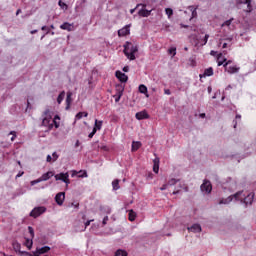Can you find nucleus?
Returning a JSON list of instances; mask_svg holds the SVG:
<instances>
[{
    "label": "nucleus",
    "instance_id": "nucleus-5",
    "mask_svg": "<svg viewBox=\"0 0 256 256\" xmlns=\"http://www.w3.org/2000/svg\"><path fill=\"white\" fill-rule=\"evenodd\" d=\"M200 190L204 195H209L211 194V191H213V185L211 184V181L205 179L203 180V183L200 186Z\"/></svg>",
    "mask_w": 256,
    "mask_h": 256
},
{
    "label": "nucleus",
    "instance_id": "nucleus-22",
    "mask_svg": "<svg viewBox=\"0 0 256 256\" xmlns=\"http://www.w3.org/2000/svg\"><path fill=\"white\" fill-rule=\"evenodd\" d=\"M213 75V67H209L204 70L203 74H200V79H203V77H212Z\"/></svg>",
    "mask_w": 256,
    "mask_h": 256
},
{
    "label": "nucleus",
    "instance_id": "nucleus-51",
    "mask_svg": "<svg viewBox=\"0 0 256 256\" xmlns=\"http://www.w3.org/2000/svg\"><path fill=\"white\" fill-rule=\"evenodd\" d=\"M46 161H47V163H51V161H53V157H51V155H47V157H46Z\"/></svg>",
    "mask_w": 256,
    "mask_h": 256
},
{
    "label": "nucleus",
    "instance_id": "nucleus-17",
    "mask_svg": "<svg viewBox=\"0 0 256 256\" xmlns=\"http://www.w3.org/2000/svg\"><path fill=\"white\" fill-rule=\"evenodd\" d=\"M190 233H201L202 228L201 224H193L192 226L187 228Z\"/></svg>",
    "mask_w": 256,
    "mask_h": 256
},
{
    "label": "nucleus",
    "instance_id": "nucleus-49",
    "mask_svg": "<svg viewBox=\"0 0 256 256\" xmlns=\"http://www.w3.org/2000/svg\"><path fill=\"white\" fill-rule=\"evenodd\" d=\"M63 183H65L66 187H69V185L71 184V180H69V177H67Z\"/></svg>",
    "mask_w": 256,
    "mask_h": 256
},
{
    "label": "nucleus",
    "instance_id": "nucleus-36",
    "mask_svg": "<svg viewBox=\"0 0 256 256\" xmlns=\"http://www.w3.org/2000/svg\"><path fill=\"white\" fill-rule=\"evenodd\" d=\"M177 183H179V180L178 179H175V178H172V179H170L169 181H168V185L170 186V187H173V185H177Z\"/></svg>",
    "mask_w": 256,
    "mask_h": 256
},
{
    "label": "nucleus",
    "instance_id": "nucleus-52",
    "mask_svg": "<svg viewBox=\"0 0 256 256\" xmlns=\"http://www.w3.org/2000/svg\"><path fill=\"white\" fill-rule=\"evenodd\" d=\"M136 7H142V9H147V4H143V3L137 4Z\"/></svg>",
    "mask_w": 256,
    "mask_h": 256
},
{
    "label": "nucleus",
    "instance_id": "nucleus-56",
    "mask_svg": "<svg viewBox=\"0 0 256 256\" xmlns=\"http://www.w3.org/2000/svg\"><path fill=\"white\" fill-rule=\"evenodd\" d=\"M106 213H107V215H111V208L110 207H106Z\"/></svg>",
    "mask_w": 256,
    "mask_h": 256
},
{
    "label": "nucleus",
    "instance_id": "nucleus-6",
    "mask_svg": "<svg viewBox=\"0 0 256 256\" xmlns=\"http://www.w3.org/2000/svg\"><path fill=\"white\" fill-rule=\"evenodd\" d=\"M47 211V208L44 206H38L35 207L29 214L30 217H33L34 219H37V217H40V215H43Z\"/></svg>",
    "mask_w": 256,
    "mask_h": 256
},
{
    "label": "nucleus",
    "instance_id": "nucleus-61",
    "mask_svg": "<svg viewBox=\"0 0 256 256\" xmlns=\"http://www.w3.org/2000/svg\"><path fill=\"white\" fill-rule=\"evenodd\" d=\"M234 129H237V120H233Z\"/></svg>",
    "mask_w": 256,
    "mask_h": 256
},
{
    "label": "nucleus",
    "instance_id": "nucleus-53",
    "mask_svg": "<svg viewBox=\"0 0 256 256\" xmlns=\"http://www.w3.org/2000/svg\"><path fill=\"white\" fill-rule=\"evenodd\" d=\"M167 187H169L168 184H164L161 188L160 191H165L167 189Z\"/></svg>",
    "mask_w": 256,
    "mask_h": 256
},
{
    "label": "nucleus",
    "instance_id": "nucleus-30",
    "mask_svg": "<svg viewBox=\"0 0 256 256\" xmlns=\"http://www.w3.org/2000/svg\"><path fill=\"white\" fill-rule=\"evenodd\" d=\"M141 147V142H132V151H137Z\"/></svg>",
    "mask_w": 256,
    "mask_h": 256
},
{
    "label": "nucleus",
    "instance_id": "nucleus-64",
    "mask_svg": "<svg viewBox=\"0 0 256 256\" xmlns=\"http://www.w3.org/2000/svg\"><path fill=\"white\" fill-rule=\"evenodd\" d=\"M236 119L241 120V115L237 114V115H236Z\"/></svg>",
    "mask_w": 256,
    "mask_h": 256
},
{
    "label": "nucleus",
    "instance_id": "nucleus-55",
    "mask_svg": "<svg viewBox=\"0 0 256 256\" xmlns=\"http://www.w3.org/2000/svg\"><path fill=\"white\" fill-rule=\"evenodd\" d=\"M164 93H165V95H171V90L165 89V90H164Z\"/></svg>",
    "mask_w": 256,
    "mask_h": 256
},
{
    "label": "nucleus",
    "instance_id": "nucleus-12",
    "mask_svg": "<svg viewBox=\"0 0 256 256\" xmlns=\"http://www.w3.org/2000/svg\"><path fill=\"white\" fill-rule=\"evenodd\" d=\"M115 75L121 83H127V81H129V77L121 71H116Z\"/></svg>",
    "mask_w": 256,
    "mask_h": 256
},
{
    "label": "nucleus",
    "instance_id": "nucleus-28",
    "mask_svg": "<svg viewBox=\"0 0 256 256\" xmlns=\"http://www.w3.org/2000/svg\"><path fill=\"white\" fill-rule=\"evenodd\" d=\"M63 99H65V91H62L58 97H57V103L58 105H61L63 103Z\"/></svg>",
    "mask_w": 256,
    "mask_h": 256
},
{
    "label": "nucleus",
    "instance_id": "nucleus-21",
    "mask_svg": "<svg viewBox=\"0 0 256 256\" xmlns=\"http://www.w3.org/2000/svg\"><path fill=\"white\" fill-rule=\"evenodd\" d=\"M136 119H138V121L149 119V114L146 111L137 112Z\"/></svg>",
    "mask_w": 256,
    "mask_h": 256
},
{
    "label": "nucleus",
    "instance_id": "nucleus-43",
    "mask_svg": "<svg viewBox=\"0 0 256 256\" xmlns=\"http://www.w3.org/2000/svg\"><path fill=\"white\" fill-rule=\"evenodd\" d=\"M207 41H209V34H206L204 38L202 39V45H207Z\"/></svg>",
    "mask_w": 256,
    "mask_h": 256
},
{
    "label": "nucleus",
    "instance_id": "nucleus-54",
    "mask_svg": "<svg viewBox=\"0 0 256 256\" xmlns=\"http://www.w3.org/2000/svg\"><path fill=\"white\" fill-rule=\"evenodd\" d=\"M93 220H88V221H86L85 222V227H89L90 225H91V222H92Z\"/></svg>",
    "mask_w": 256,
    "mask_h": 256
},
{
    "label": "nucleus",
    "instance_id": "nucleus-3",
    "mask_svg": "<svg viewBox=\"0 0 256 256\" xmlns=\"http://www.w3.org/2000/svg\"><path fill=\"white\" fill-rule=\"evenodd\" d=\"M222 189H224V191H230V193H233V191L237 189V182L231 178H228L222 183Z\"/></svg>",
    "mask_w": 256,
    "mask_h": 256
},
{
    "label": "nucleus",
    "instance_id": "nucleus-46",
    "mask_svg": "<svg viewBox=\"0 0 256 256\" xmlns=\"http://www.w3.org/2000/svg\"><path fill=\"white\" fill-rule=\"evenodd\" d=\"M57 159H59V155L57 154V152H53L52 154V161H57Z\"/></svg>",
    "mask_w": 256,
    "mask_h": 256
},
{
    "label": "nucleus",
    "instance_id": "nucleus-24",
    "mask_svg": "<svg viewBox=\"0 0 256 256\" xmlns=\"http://www.w3.org/2000/svg\"><path fill=\"white\" fill-rule=\"evenodd\" d=\"M103 127V121L102 120H95V124H94V129H96V131H101V128Z\"/></svg>",
    "mask_w": 256,
    "mask_h": 256
},
{
    "label": "nucleus",
    "instance_id": "nucleus-18",
    "mask_svg": "<svg viewBox=\"0 0 256 256\" xmlns=\"http://www.w3.org/2000/svg\"><path fill=\"white\" fill-rule=\"evenodd\" d=\"M67 177H69V173L68 172H66V173L61 172L59 174H54V178H55L56 181L64 182L65 179H67Z\"/></svg>",
    "mask_w": 256,
    "mask_h": 256
},
{
    "label": "nucleus",
    "instance_id": "nucleus-15",
    "mask_svg": "<svg viewBox=\"0 0 256 256\" xmlns=\"http://www.w3.org/2000/svg\"><path fill=\"white\" fill-rule=\"evenodd\" d=\"M51 122H52L51 118L45 117L42 120V126L47 127L48 131H51V129H53V123H51Z\"/></svg>",
    "mask_w": 256,
    "mask_h": 256
},
{
    "label": "nucleus",
    "instance_id": "nucleus-27",
    "mask_svg": "<svg viewBox=\"0 0 256 256\" xmlns=\"http://www.w3.org/2000/svg\"><path fill=\"white\" fill-rule=\"evenodd\" d=\"M119 182H120L119 179H115V180L112 182L113 191H118V189L121 188V186H119Z\"/></svg>",
    "mask_w": 256,
    "mask_h": 256
},
{
    "label": "nucleus",
    "instance_id": "nucleus-62",
    "mask_svg": "<svg viewBox=\"0 0 256 256\" xmlns=\"http://www.w3.org/2000/svg\"><path fill=\"white\" fill-rule=\"evenodd\" d=\"M79 145H81V142H79V140H77L75 143V147H79Z\"/></svg>",
    "mask_w": 256,
    "mask_h": 256
},
{
    "label": "nucleus",
    "instance_id": "nucleus-63",
    "mask_svg": "<svg viewBox=\"0 0 256 256\" xmlns=\"http://www.w3.org/2000/svg\"><path fill=\"white\" fill-rule=\"evenodd\" d=\"M222 48L227 49V43H223Z\"/></svg>",
    "mask_w": 256,
    "mask_h": 256
},
{
    "label": "nucleus",
    "instance_id": "nucleus-39",
    "mask_svg": "<svg viewBox=\"0 0 256 256\" xmlns=\"http://www.w3.org/2000/svg\"><path fill=\"white\" fill-rule=\"evenodd\" d=\"M24 245H26L27 248L31 250V248L33 247V240L26 239Z\"/></svg>",
    "mask_w": 256,
    "mask_h": 256
},
{
    "label": "nucleus",
    "instance_id": "nucleus-38",
    "mask_svg": "<svg viewBox=\"0 0 256 256\" xmlns=\"http://www.w3.org/2000/svg\"><path fill=\"white\" fill-rule=\"evenodd\" d=\"M57 119H60L58 115H56V116L54 117V119L52 120L51 123H52V125H54V127H55L56 129H59V123H57Z\"/></svg>",
    "mask_w": 256,
    "mask_h": 256
},
{
    "label": "nucleus",
    "instance_id": "nucleus-35",
    "mask_svg": "<svg viewBox=\"0 0 256 256\" xmlns=\"http://www.w3.org/2000/svg\"><path fill=\"white\" fill-rule=\"evenodd\" d=\"M190 11L192 12V17L191 19L197 17V8L193 7V6H189Z\"/></svg>",
    "mask_w": 256,
    "mask_h": 256
},
{
    "label": "nucleus",
    "instance_id": "nucleus-32",
    "mask_svg": "<svg viewBox=\"0 0 256 256\" xmlns=\"http://www.w3.org/2000/svg\"><path fill=\"white\" fill-rule=\"evenodd\" d=\"M135 217H137V213L135 211L130 210L129 211V221H135Z\"/></svg>",
    "mask_w": 256,
    "mask_h": 256
},
{
    "label": "nucleus",
    "instance_id": "nucleus-29",
    "mask_svg": "<svg viewBox=\"0 0 256 256\" xmlns=\"http://www.w3.org/2000/svg\"><path fill=\"white\" fill-rule=\"evenodd\" d=\"M82 173V174H81ZM75 175H78V177H87V172H77V171H73L72 172V177H75Z\"/></svg>",
    "mask_w": 256,
    "mask_h": 256
},
{
    "label": "nucleus",
    "instance_id": "nucleus-44",
    "mask_svg": "<svg viewBox=\"0 0 256 256\" xmlns=\"http://www.w3.org/2000/svg\"><path fill=\"white\" fill-rule=\"evenodd\" d=\"M95 133H97V128H93L92 132L88 135L89 139H93Z\"/></svg>",
    "mask_w": 256,
    "mask_h": 256
},
{
    "label": "nucleus",
    "instance_id": "nucleus-13",
    "mask_svg": "<svg viewBox=\"0 0 256 256\" xmlns=\"http://www.w3.org/2000/svg\"><path fill=\"white\" fill-rule=\"evenodd\" d=\"M64 201H65V192L57 193L55 196V202L57 203V205L59 206L63 205Z\"/></svg>",
    "mask_w": 256,
    "mask_h": 256
},
{
    "label": "nucleus",
    "instance_id": "nucleus-8",
    "mask_svg": "<svg viewBox=\"0 0 256 256\" xmlns=\"http://www.w3.org/2000/svg\"><path fill=\"white\" fill-rule=\"evenodd\" d=\"M116 95H114L115 103H119L121 101V97H123V91H125V86L118 84L116 86Z\"/></svg>",
    "mask_w": 256,
    "mask_h": 256
},
{
    "label": "nucleus",
    "instance_id": "nucleus-33",
    "mask_svg": "<svg viewBox=\"0 0 256 256\" xmlns=\"http://www.w3.org/2000/svg\"><path fill=\"white\" fill-rule=\"evenodd\" d=\"M169 55H172V57H175L177 55V48L176 47H171L168 49Z\"/></svg>",
    "mask_w": 256,
    "mask_h": 256
},
{
    "label": "nucleus",
    "instance_id": "nucleus-47",
    "mask_svg": "<svg viewBox=\"0 0 256 256\" xmlns=\"http://www.w3.org/2000/svg\"><path fill=\"white\" fill-rule=\"evenodd\" d=\"M58 5H59V7H61L62 9L65 7L66 9H67V4H65L63 1H59L58 2Z\"/></svg>",
    "mask_w": 256,
    "mask_h": 256
},
{
    "label": "nucleus",
    "instance_id": "nucleus-23",
    "mask_svg": "<svg viewBox=\"0 0 256 256\" xmlns=\"http://www.w3.org/2000/svg\"><path fill=\"white\" fill-rule=\"evenodd\" d=\"M60 29H63V31H73L74 27L73 24H70L69 22H64L62 25H60Z\"/></svg>",
    "mask_w": 256,
    "mask_h": 256
},
{
    "label": "nucleus",
    "instance_id": "nucleus-11",
    "mask_svg": "<svg viewBox=\"0 0 256 256\" xmlns=\"http://www.w3.org/2000/svg\"><path fill=\"white\" fill-rule=\"evenodd\" d=\"M224 68H225V71H227V73H229L230 75L239 73V69H240L237 66H228V63H224Z\"/></svg>",
    "mask_w": 256,
    "mask_h": 256
},
{
    "label": "nucleus",
    "instance_id": "nucleus-45",
    "mask_svg": "<svg viewBox=\"0 0 256 256\" xmlns=\"http://www.w3.org/2000/svg\"><path fill=\"white\" fill-rule=\"evenodd\" d=\"M37 183H41V179H40V178L31 181V182H30V185L33 187V186L37 185Z\"/></svg>",
    "mask_w": 256,
    "mask_h": 256
},
{
    "label": "nucleus",
    "instance_id": "nucleus-1",
    "mask_svg": "<svg viewBox=\"0 0 256 256\" xmlns=\"http://www.w3.org/2000/svg\"><path fill=\"white\" fill-rule=\"evenodd\" d=\"M139 51L137 45H134L131 42H126L124 44V55L127 56V59L130 61H135V53Z\"/></svg>",
    "mask_w": 256,
    "mask_h": 256
},
{
    "label": "nucleus",
    "instance_id": "nucleus-25",
    "mask_svg": "<svg viewBox=\"0 0 256 256\" xmlns=\"http://www.w3.org/2000/svg\"><path fill=\"white\" fill-rule=\"evenodd\" d=\"M138 89L140 93H142L143 95H146V97H149V94H147V86H145L144 84H141Z\"/></svg>",
    "mask_w": 256,
    "mask_h": 256
},
{
    "label": "nucleus",
    "instance_id": "nucleus-31",
    "mask_svg": "<svg viewBox=\"0 0 256 256\" xmlns=\"http://www.w3.org/2000/svg\"><path fill=\"white\" fill-rule=\"evenodd\" d=\"M127 251L119 249L115 252V256H127Z\"/></svg>",
    "mask_w": 256,
    "mask_h": 256
},
{
    "label": "nucleus",
    "instance_id": "nucleus-10",
    "mask_svg": "<svg viewBox=\"0 0 256 256\" xmlns=\"http://www.w3.org/2000/svg\"><path fill=\"white\" fill-rule=\"evenodd\" d=\"M49 251H51V247L49 246L36 248V251L34 252V256L45 255V253H49Z\"/></svg>",
    "mask_w": 256,
    "mask_h": 256
},
{
    "label": "nucleus",
    "instance_id": "nucleus-59",
    "mask_svg": "<svg viewBox=\"0 0 256 256\" xmlns=\"http://www.w3.org/2000/svg\"><path fill=\"white\" fill-rule=\"evenodd\" d=\"M199 117H200L201 119H205L206 114H205V113H201V114L199 115Z\"/></svg>",
    "mask_w": 256,
    "mask_h": 256
},
{
    "label": "nucleus",
    "instance_id": "nucleus-60",
    "mask_svg": "<svg viewBox=\"0 0 256 256\" xmlns=\"http://www.w3.org/2000/svg\"><path fill=\"white\" fill-rule=\"evenodd\" d=\"M224 63H225V61H219V62H218V67H221V65L224 66V65H225Z\"/></svg>",
    "mask_w": 256,
    "mask_h": 256
},
{
    "label": "nucleus",
    "instance_id": "nucleus-9",
    "mask_svg": "<svg viewBox=\"0 0 256 256\" xmlns=\"http://www.w3.org/2000/svg\"><path fill=\"white\" fill-rule=\"evenodd\" d=\"M12 246H13L14 251L16 253H18L19 255H21V256H23V255H25V256H33V255H31V253H29L27 251H21V244L19 242H17V241L13 242Z\"/></svg>",
    "mask_w": 256,
    "mask_h": 256
},
{
    "label": "nucleus",
    "instance_id": "nucleus-42",
    "mask_svg": "<svg viewBox=\"0 0 256 256\" xmlns=\"http://www.w3.org/2000/svg\"><path fill=\"white\" fill-rule=\"evenodd\" d=\"M9 135H12L11 141H15V139H17V132H15V131H10Z\"/></svg>",
    "mask_w": 256,
    "mask_h": 256
},
{
    "label": "nucleus",
    "instance_id": "nucleus-41",
    "mask_svg": "<svg viewBox=\"0 0 256 256\" xmlns=\"http://www.w3.org/2000/svg\"><path fill=\"white\" fill-rule=\"evenodd\" d=\"M28 231L30 233L31 239H33L35 237V230L33 229V227L28 226Z\"/></svg>",
    "mask_w": 256,
    "mask_h": 256
},
{
    "label": "nucleus",
    "instance_id": "nucleus-2",
    "mask_svg": "<svg viewBox=\"0 0 256 256\" xmlns=\"http://www.w3.org/2000/svg\"><path fill=\"white\" fill-rule=\"evenodd\" d=\"M241 195H243V191H238L233 195L228 196L227 198H222L219 201V205H229L235 199L236 201H239L241 198Z\"/></svg>",
    "mask_w": 256,
    "mask_h": 256
},
{
    "label": "nucleus",
    "instance_id": "nucleus-58",
    "mask_svg": "<svg viewBox=\"0 0 256 256\" xmlns=\"http://www.w3.org/2000/svg\"><path fill=\"white\" fill-rule=\"evenodd\" d=\"M123 71H124V73H128V71H129V66H125V67L123 68Z\"/></svg>",
    "mask_w": 256,
    "mask_h": 256
},
{
    "label": "nucleus",
    "instance_id": "nucleus-19",
    "mask_svg": "<svg viewBox=\"0 0 256 256\" xmlns=\"http://www.w3.org/2000/svg\"><path fill=\"white\" fill-rule=\"evenodd\" d=\"M221 27H227L229 31H233L235 29V25H233V18L226 20Z\"/></svg>",
    "mask_w": 256,
    "mask_h": 256
},
{
    "label": "nucleus",
    "instance_id": "nucleus-57",
    "mask_svg": "<svg viewBox=\"0 0 256 256\" xmlns=\"http://www.w3.org/2000/svg\"><path fill=\"white\" fill-rule=\"evenodd\" d=\"M23 174H24V172H19V173L16 175V179H19V177H23Z\"/></svg>",
    "mask_w": 256,
    "mask_h": 256
},
{
    "label": "nucleus",
    "instance_id": "nucleus-37",
    "mask_svg": "<svg viewBox=\"0 0 256 256\" xmlns=\"http://www.w3.org/2000/svg\"><path fill=\"white\" fill-rule=\"evenodd\" d=\"M89 115L87 112H79L76 114V119H83V117H87Z\"/></svg>",
    "mask_w": 256,
    "mask_h": 256
},
{
    "label": "nucleus",
    "instance_id": "nucleus-40",
    "mask_svg": "<svg viewBox=\"0 0 256 256\" xmlns=\"http://www.w3.org/2000/svg\"><path fill=\"white\" fill-rule=\"evenodd\" d=\"M165 13L168 16V19H171V16L173 15V9L171 8H166Z\"/></svg>",
    "mask_w": 256,
    "mask_h": 256
},
{
    "label": "nucleus",
    "instance_id": "nucleus-34",
    "mask_svg": "<svg viewBox=\"0 0 256 256\" xmlns=\"http://www.w3.org/2000/svg\"><path fill=\"white\" fill-rule=\"evenodd\" d=\"M71 92H68L67 93V97H66V103H67V106H66V109H69L70 105H71Z\"/></svg>",
    "mask_w": 256,
    "mask_h": 256
},
{
    "label": "nucleus",
    "instance_id": "nucleus-48",
    "mask_svg": "<svg viewBox=\"0 0 256 256\" xmlns=\"http://www.w3.org/2000/svg\"><path fill=\"white\" fill-rule=\"evenodd\" d=\"M107 221H109V216H105V217L103 218L102 225H103V226L107 225Z\"/></svg>",
    "mask_w": 256,
    "mask_h": 256
},
{
    "label": "nucleus",
    "instance_id": "nucleus-14",
    "mask_svg": "<svg viewBox=\"0 0 256 256\" xmlns=\"http://www.w3.org/2000/svg\"><path fill=\"white\" fill-rule=\"evenodd\" d=\"M51 177H55L54 171H48V172L42 174L39 179H40V182H43V181H49V179H51Z\"/></svg>",
    "mask_w": 256,
    "mask_h": 256
},
{
    "label": "nucleus",
    "instance_id": "nucleus-7",
    "mask_svg": "<svg viewBox=\"0 0 256 256\" xmlns=\"http://www.w3.org/2000/svg\"><path fill=\"white\" fill-rule=\"evenodd\" d=\"M251 0H237L238 5H242L246 13H251L253 11V6L251 5Z\"/></svg>",
    "mask_w": 256,
    "mask_h": 256
},
{
    "label": "nucleus",
    "instance_id": "nucleus-20",
    "mask_svg": "<svg viewBox=\"0 0 256 256\" xmlns=\"http://www.w3.org/2000/svg\"><path fill=\"white\" fill-rule=\"evenodd\" d=\"M152 11L153 10H147V8H142L138 11V15L139 17H150Z\"/></svg>",
    "mask_w": 256,
    "mask_h": 256
},
{
    "label": "nucleus",
    "instance_id": "nucleus-50",
    "mask_svg": "<svg viewBox=\"0 0 256 256\" xmlns=\"http://www.w3.org/2000/svg\"><path fill=\"white\" fill-rule=\"evenodd\" d=\"M41 30L46 31V33H49V31H51V29L47 26H42Z\"/></svg>",
    "mask_w": 256,
    "mask_h": 256
},
{
    "label": "nucleus",
    "instance_id": "nucleus-16",
    "mask_svg": "<svg viewBox=\"0 0 256 256\" xmlns=\"http://www.w3.org/2000/svg\"><path fill=\"white\" fill-rule=\"evenodd\" d=\"M129 28H130V26L126 25L123 28H121L120 30H118V36L125 37L126 35H129V33L131 31Z\"/></svg>",
    "mask_w": 256,
    "mask_h": 256
},
{
    "label": "nucleus",
    "instance_id": "nucleus-26",
    "mask_svg": "<svg viewBox=\"0 0 256 256\" xmlns=\"http://www.w3.org/2000/svg\"><path fill=\"white\" fill-rule=\"evenodd\" d=\"M153 163H154V166H153L154 173H159V158L154 159Z\"/></svg>",
    "mask_w": 256,
    "mask_h": 256
},
{
    "label": "nucleus",
    "instance_id": "nucleus-4",
    "mask_svg": "<svg viewBox=\"0 0 256 256\" xmlns=\"http://www.w3.org/2000/svg\"><path fill=\"white\" fill-rule=\"evenodd\" d=\"M255 200V192H250L247 196L243 194L240 196V203L244 204L246 207L247 205H253V201Z\"/></svg>",
    "mask_w": 256,
    "mask_h": 256
}]
</instances>
